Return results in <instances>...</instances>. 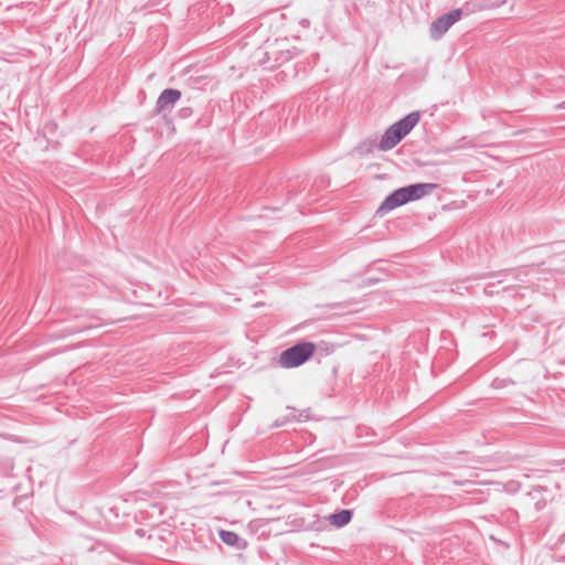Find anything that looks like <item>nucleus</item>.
Wrapping results in <instances>:
<instances>
[{
  "instance_id": "obj_1",
  "label": "nucleus",
  "mask_w": 565,
  "mask_h": 565,
  "mask_svg": "<svg viewBox=\"0 0 565 565\" xmlns=\"http://www.w3.org/2000/svg\"><path fill=\"white\" fill-rule=\"evenodd\" d=\"M437 184L435 183H416L408 186L399 188L392 192L379 206L376 214L384 215L387 212L406 204L409 201L419 200L430 194Z\"/></svg>"
},
{
  "instance_id": "obj_2",
  "label": "nucleus",
  "mask_w": 565,
  "mask_h": 565,
  "mask_svg": "<svg viewBox=\"0 0 565 565\" xmlns=\"http://www.w3.org/2000/svg\"><path fill=\"white\" fill-rule=\"evenodd\" d=\"M481 4L466 3L462 8L454 9L440 17H438L430 24L429 32L434 40H439L460 18L463 13L469 14L471 12L481 10Z\"/></svg>"
},
{
  "instance_id": "obj_3",
  "label": "nucleus",
  "mask_w": 565,
  "mask_h": 565,
  "mask_svg": "<svg viewBox=\"0 0 565 565\" xmlns=\"http://www.w3.org/2000/svg\"><path fill=\"white\" fill-rule=\"evenodd\" d=\"M316 344L312 342H300L282 351L278 364L284 369H292L302 365L315 353Z\"/></svg>"
},
{
  "instance_id": "obj_4",
  "label": "nucleus",
  "mask_w": 565,
  "mask_h": 565,
  "mask_svg": "<svg viewBox=\"0 0 565 565\" xmlns=\"http://www.w3.org/2000/svg\"><path fill=\"white\" fill-rule=\"evenodd\" d=\"M181 98V92L175 88H167L161 92L156 103V113L171 111Z\"/></svg>"
},
{
  "instance_id": "obj_5",
  "label": "nucleus",
  "mask_w": 565,
  "mask_h": 565,
  "mask_svg": "<svg viewBox=\"0 0 565 565\" xmlns=\"http://www.w3.org/2000/svg\"><path fill=\"white\" fill-rule=\"evenodd\" d=\"M403 139L401 132L396 127H394V124L390 126L385 132L383 134L380 143L379 149L382 151H387L393 149L401 140Z\"/></svg>"
},
{
  "instance_id": "obj_6",
  "label": "nucleus",
  "mask_w": 565,
  "mask_h": 565,
  "mask_svg": "<svg viewBox=\"0 0 565 565\" xmlns=\"http://www.w3.org/2000/svg\"><path fill=\"white\" fill-rule=\"evenodd\" d=\"M420 119V114L418 111H412L398 121L394 124V127L398 129L402 137L407 136L412 129L418 124Z\"/></svg>"
},
{
  "instance_id": "obj_7",
  "label": "nucleus",
  "mask_w": 565,
  "mask_h": 565,
  "mask_svg": "<svg viewBox=\"0 0 565 565\" xmlns=\"http://www.w3.org/2000/svg\"><path fill=\"white\" fill-rule=\"evenodd\" d=\"M352 513L349 510H341L330 515V523L338 527L347 525L351 520Z\"/></svg>"
},
{
  "instance_id": "obj_8",
  "label": "nucleus",
  "mask_w": 565,
  "mask_h": 565,
  "mask_svg": "<svg viewBox=\"0 0 565 565\" xmlns=\"http://www.w3.org/2000/svg\"><path fill=\"white\" fill-rule=\"evenodd\" d=\"M220 537L226 545L239 547L241 537L235 532L222 530L220 531Z\"/></svg>"
},
{
  "instance_id": "obj_9",
  "label": "nucleus",
  "mask_w": 565,
  "mask_h": 565,
  "mask_svg": "<svg viewBox=\"0 0 565 565\" xmlns=\"http://www.w3.org/2000/svg\"><path fill=\"white\" fill-rule=\"evenodd\" d=\"M559 109H565V102L556 106Z\"/></svg>"
},
{
  "instance_id": "obj_10",
  "label": "nucleus",
  "mask_w": 565,
  "mask_h": 565,
  "mask_svg": "<svg viewBox=\"0 0 565 565\" xmlns=\"http://www.w3.org/2000/svg\"><path fill=\"white\" fill-rule=\"evenodd\" d=\"M484 291H486L487 294H488V292H491V291L489 290V286L484 288Z\"/></svg>"
}]
</instances>
